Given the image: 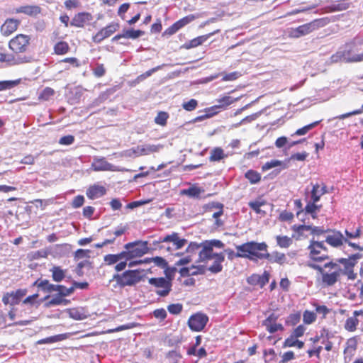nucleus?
I'll return each mask as SVG.
<instances>
[{
  "mask_svg": "<svg viewBox=\"0 0 363 363\" xmlns=\"http://www.w3.org/2000/svg\"><path fill=\"white\" fill-rule=\"evenodd\" d=\"M309 250V261L307 265L318 271L322 275V282L326 286L334 285L342 274L347 276L349 279H354L356 274L354 267L361 255L357 253L349 258H340L335 262L329 261L330 257L327 247L323 242L311 240L308 247Z\"/></svg>",
  "mask_w": 363,
  "mask_h": 363,
  "instance_id": "nucleus-1",
  "label": "nucleus"
},
{
  "mask_svg": "<svg viewBox=\"0 0 363 363\" xmlns=\"http://www.w3.org/2000/svg\"><path fill=\"white\" fill-rule=\"evenodd\" d=\"M267 247V245L264 242H247L239 245V250L242 252L240 255L253 261L263 259L268 257Z\"/></svg>",
  "mask_w": 363,
  "mask_h": 363,
  "instance_id": "nucleus-2",
  "label": "nucleus"
},
{
  "mask_svg": "<svg viewBox=\"0 0 363 363\" xmlns=\"http://www.w3.org/2000/svg\"><path fill=\"white\" fill-rule=\"evenodd\" d=\"M187 242L184 238H181L179 233L173 232L164 237H160L158 240L154 242V245H157L158 248L166 249L167 252H171L172 249L179 250L182 248Z\"/></svg>",
  "mask_w": 363,
  "mask_h": 363,
  "instance_id": "nucleus-3",
  "label": "nucleus"
},
{
  "mask_svg": "<svg viewBox=\"0 0 363 363\" xmlns=\"http://www.w3.org/2000/svg\"><path fill=\"white\" fill-rule=\"evenodd\" d=\"M147 288L150 292L157 295H167L172 289V279L168 276L150 278Z\"/></svg>",
  "mask_w": 363,
  "mask_h": 363,
  "instance_id": "nucleus-4",
  "label": "nucleus"
},
{
  "mask_svg": "<svg viewBox=\"0 0 363 363\" xmlns=\"http://www.w3.org/2000/svg\"><path fill=\"white\" fill-rule=\"evenodd\" d=\"M328 21L325 18L315 19L309 23L303 24L293 29L290 33V36L294 38H298L303 35H308L313 31L323 27L327 24Z\"/></svg>",
  "mask_w": 363,
  "mask_h": 363,
  "instance_id": "nucleus-5",
  "label": "nucleus"
},
{
  "mask_svg": "<svg viewBox=\"0 0 363 363\" xmlns=\"http://www.w3.org/2000/svg\"><path fill=\"white\" fill-rule=\"evenodd\" d=\"M30 46V36L18 34L9 42V48L16 54L27 52Z\"/></svg>",
  "mask_w": 363,
  "mask_h": 363,
  "instance_id": "nucleus-6",
  "label": "nucleus"
},
{
  "mask_svg": "<svg viewBox=\"0 0 363 363\" xmlns=\"http://www.w3.org/2000/svg\"><path fill=\"white\" fill-rule=\"evenodd\" d=\"M147 242H136L127 243L125 248L127 251L125 252V260H129L134 257H140L147 252Z\"/></svg>",
  "mask_w": 363,
  "mask_h": 363,
  "instance_id": "nucleus-7",
  "label": "nucleus"
},
{
  "mask_svg": "<svg viewBox=\"0 0 363 363\" xmlns=\"http://www.w3.org/2000/svg\"><path fill=\"white\" fill-rule=\"evenodd\" d=\"M208 320L209 318L206 314L202 312H197L189 318L187 325L191 330L201 332L205 328Z\"/></svg>",
  "mask_w": 363,
  "mask_h": 363,
  "instance_id": "nucleus-8",
  "label": "nucleus"
},
{
  "mask_svg": "<svg viewBox=\"0 0 363 363\" xmlns=\"http://www.w3.org/2000/svg\"><path fill=\"white\" fill-rule=\"evenodd\" d=\"M115 277L118 284L122 286L134 285L141 279L140 272L138 270H128Z\"/></svg>",
  "mask_w": 363,
  "mask_h": 363,
  "instance_id": "nucleus-9",
  "label": "nucleus"
},
{
  "mask_svg": "<svg viewBox=\"0 0 363 363\" xmlns=\"http://www.w3.org/2000/svg\"><path fill=\"white\" fill-rule=\"evenodd\" d=\"M22 296H3L2 301L5 305L10 304L13 306L11 310L9 312V315L11 318L13 319L14 317V308L13 306L19 304L21 302H22V304H30L33 305L35 303H37L36 298L38 296H27L26 298L24 300H21Z\"/></svg>",
  "mask_w": 363,
  "mask_h": 363,
  "instance_id": "nucleus-10",
  "label": "nucleus"
},
{
  "mask_svg": "<svg viewBox=\"0 0 363 363\" xmlns=\"http://www.w3.org/2000/svg\"><path fill=\"white\" fill-rule=\"evenodd\" d=\"M120 28V25L117 22H112L107 25L106 27L99 30L92 38V40L96 43H99L104 39L110 37L112 34L116 32Z\"/></svg>",
  "mask_w": 363,
  "mask_h": 363,
  "instance_id": "nucleus-11",
  "label": "nucleus"
},
{
  "mask_svg": "<svg viewBox=\"0 0 363 363\" xmlns=\"http://www.w3.org/2000/svg\"><path fill=\"white\" fill-rule=\"evenodd\" d=\"M34 284L45 293L56 292L55 295H65V294H63V292L65 291V286L63 285H55L50 283V281L46 279H38L35 282Z\"/></svg>",
  "mask_w": 363,
  "mask_h": 363,
  "instance_id": "nucleus-12",
  "label": "nucleus"
},
{
  "mask_svg": "<svg viewBox=\"0 0 363 363\" xmlns=\"http://www.w3.org/2000/svg\"><path fill=\"white\" fill-rule=\"evenodd\" d=\"M351 50L338 51L331 56L333 62L345 61L346 62H357L363 61V53L350 57Z\"/></svg>",
  "mask_w": 363,
  "mask_h": 363,
  "instance_id": "nucleus-13",
  "label": "nucleus"
},
{
  "mask_svg": "<svg viewBox=\"0 0 363 363\" xmlns=\"http://www.w3.org/2000/svg\"><path fill=\"white\" fill-rule=\"evenodd\" d=\"M351 50L338 51L331 56L333 62L345 61L346 62H357L363 61V53L350 57Z\"/></svg>",
  "mask_w": 363,
  "mask_h": 363,
  "instance_id": "nucleus-14",
  "label": "nucleus"
},
{
  "mask_svg": "<svg viewBox=\"0 0 363 363\" xmlns=\"http://www.w3.org/2000/svg\"><path fill=\"white\" fill-rule=\"evenodd\" d=\"M93 20V16L87 11H82L76 13L72 18L69 24L76 28H84L89 25Z\"/></svg>",
  "mask_w": 363,
  "mask_h": 363,
  "instance_id": "nucleus-15",
  "label": "nucleus"
},
{
  "mask_svg": "<svg viewBox=\"0 0 363 363\" xmlns=\"http://www.w3.org/2000/svg\"><path fill=\"white\" fill-rule=\"evenodd\" d=\"M278 315L275 313H271L262 322V325L270 333H274L277 331H284V328L282 324L277 323Z\"/></svg>",
  "mask_w": 363,
  "mask_h": 363,
  "instance_id": "nucleus-16",
  "label": "nucleus"
},
{
  "mask_svg": "<svg viewBox=\"0 0 363 363\" xmlns=\"http://www.w3.org/2000/svg\"><path fill=\"white\" fill-rule=\"evenodd\" d=\"M31 62V57L28 56H17L0 52V62H9L10 65H16Z\"/></svg>",
  "mask_w": 363,
  "mask_h": 363,
  "instance_id": "nucleus-17",
  "label": "nucleus"
},
{
  "mask_svg": "<svg viewBox=\"0 0 363 363\" xmlns=\"http://www.w3.org/2000/svg\"><path fill=\"white\" fill-rule=\"evenodd\" d=\"M20 24V20L9 18L6 19L4 23L1 25L0 32L4 36H9L18 29Z\"/></svg>",
  "mask_w": 363,
  "mask_h": 363,
  "instance_id": "nucleus-18",
  "label": "nucleus"
},
{
  "mask_svg": "<svg viewBox=\"0 0 363 363\" xmlns=\"http://www.w3.org/2000/svg\"><path fill=\"white\" fill-rule=\"evenodd\" d=\"M325 242L333 247H339L342 246L345 242H347V239L344 238L341 232L332 230V234L326 237Z\"/></svg>",
  "mask_w": 363,
  "mask_h": 363,
  "instance_id": "nucleus-19",
  "label": "nucleus"
},
{
  "mask_svg": "<svg viewBox=\"0 0 363 363\" xmlns=\"http://www.w3.org/2000/svg\"><path fill=\"white\" fill-rule=\"evenodd\" d=\"M69 316L76 320H81L89 316V311L83 307L72 308L67 310Z\"/></svg>",
  "mask_w": 363,
  "mask_h": 363,
  "instance_id": "nucleus-20",
  "label": "nucleus"
},
{
  "mask_svg": "<svg viewBox=\"0 0 363 363\" xmlns=\"http://www.w3.org/2000/svg\"><path fill=\"white\" fill-rule=\"evenodd\" d=\"M216 32H212L206 35L198 36L195 38L191 39V40L185 43L183 45V48L189 50L191 48H196L199 45H201L203 43H205L210 37L213 35Z\"/></svg>",
  "mask_w": 363,
  "mask_h": 363,
  "instance_id": "nucleus-21",
  "label": "nucleus"
},
{
  "mask_svg": "<svg viewBox=\"0 0 363 363\" xmlns=\"http://www.w3.org/2000/svg\"><path fill=\"white\" fill-rule=\"evenodd\" d=\"M91 167L95 172L111 171L112 170L113 165L108 163L104 157H95Z\"/></svg>",
  "mask_w": 363,
  "mask_h": 363,
  "instance_id": "nucleus-22",
  "label": "nucleus"
},
{
  "mask_svg": "<svg viewBox=\"0 0 363 363\" xmlns=\"http://www.w3.org/2000/svg\"><path fill=\"white\" fill-rule=\"evenodd\" d=\"M354 316L349 317L347 318L345 323V329L349 332H354L357 330V327L359 324V319L357 318V316L362 315L363 316V311H354L353 312Z\"/></svg>",
  "mask_w": 363,
  "mask_h": 363,
  "instance_id": "nucleus-23",
  "label": "nucleus"
},
{
  "mask_svg": "<svg viewBox=\"0 0 363 363\" xmlns=\"http://www.w3.org/2000/svg\"><path fill=\"white\" fill-rule=\"evenodd\" d=\"M106 193V188L99 184H94L90 186L86 192L87 197L90 199H95L103 196Z\"/></svg>",
  "mask_w": 363,
  "mask_h": 363,
  "instance_id": "nucleus-24",
  "label": "nucleus"
},
{
  "mask_svg": "<svg viewBox=\"0 0 363 363\" xmlns=\"http://www.w3.org/2000/svg\"><path fill=\"white\" fill-rule=\"evenodd\" d=\"M14 12L16 13H24L29 16H35L40 13L41 8L36 5H26L16 8Z\"/></svg>",
  "mask_w": 363,
  "mask_h": 363,
  "instance_id": "nucleus-25",
  "label": "nucleus"
},
{
  "mask_svg": "<svg viewBox=\"0 0 363 363\" xmlns=\"http://www.w3.org/2000/svg\"><path fill=\"white\" fill-rule=\"evenodd\" d=\"M357 347V340L356 337L349 338L346 342V346L344 349L345 358H350L354 355Z\"/></svg>",
  "mask_w": 363,
  "mask_h": 363,
  "instance_id": "nucleus-26",
  "label": "nucleus"
},
{
  "mask_svg": "<svg viewBox=\"0 0 363 363\" xmlns=\"http://www.w3.org/2000/svg\"><path fill=\"white\" fill-rule=\"evenodd\" d=\"M291 229L294 233L292 235V238H294L296 240H302L307 238V235H305V232L309 231L311 229V225H294L291 227Z\"/></svg>",
  "mask_w": 363,
  "mask_h": 363,
  "instance_id": "nucleus-27",
  "label": "nucleus"
},
{
  "mask_svg": "<svg viewBox=\"0 0 363 363\" xmlns=\"http://www.w3.org/2000/svg\"><path fill=\"white\" fill-rule=\"evenodd\" d=\"M289 160L281 161L278 160H272L267 162L262 167L263 171L270 169L274 167H280V169H285L289 167Z\"/></svg>",
  "mask_w": 363,
  "mask_h": 363,
  "instance_id": "nucleus-28",
  "label": "nucleus"
},
{
  "mask_svg": "<svg viewBox=\"0 0 363 363\" xmlns=\"http://www.w3.org/2000/svg\"><path fill=\"white\" fill-rule=\"evenodd\" d=\"M325 189L326 186L323 184L322 186L318 183L313 184L311 191V201H313L314 202L319 201L321 196L326 193Z\"/></svg>",
  "mask_w": 363,
  "mask_h": 363,
  "instance_id": "nucleus-29",
  "label": "nucleus"
},
{
  "mask_svg": "<svg viewBox=\"0 0 363 363\" xmlns=\"http://www.w3.org/2000/svg\"><path fill=\"white\" fill-rule=\"evenodd\" d=\"M236 101L237 99H233L230 96H224L218 99V105H215L211 107L206 111L208 112L210 110H216L219 108L225 109V108H227L228 106L231 105Z\"/></svg>",
  "mask_w": 363,
  "mask_h": 363,
  "instance_id": "nucleus-30",
  "label": "nucleus"
},
{
  "mask_svg": "<svg viewBox=\"0 0 363 363\" xmlns=\"http://www.w3.org/2000/svg\"><path fill=\"white\" fill-rule=\"evenodd\" d=\"M216 255H218V253H214L212 246L207 244L205 245L199 252V256L201 261H206L212 259Z\"/></svg>",
  "mask_w": 363,
  "mask_h": 363,
  "instance_id": "nucleus-31",
  "label": "nucleus"
},
{
  "mask_svg": "<svg viewBox=\"0 0 363 363\" xmlns=\"http://www.w3.org/2000/svg\"><path fill=\"white\" fill-rule=\"evenodd\" d=\"M213 207L218 209L212 215V217L215 219L214 225L217 228L221 227L224 224L223 221L220 219V217L223 214V205L216 202L213 203Z\"/></svg>",
  "mask_w": 363,
  "mask_h": 363,
  "instance_id": "nucleus-32",
  "label": "nucleus"
},
{
  "mask_svg": "<svg viewBox=\"0 0 363 363\" xmlns=\"http://www.w3.org/2000/svg\"><path fill=\"white\" fill-rule=\"evenodd\" d=\"M225 257L223 253L220 252L216 255L213 263L209 267V270L213 273H218L221 272L223 269L222 262L224 261Z\"/></svg>",
  "mask_w": 363,
  "mask_h": 363,
  "instance_id": "nucleus-33",
  "label": "nucleus"
},
{
  "mask_svg": "<svg viewBox=\"0 0 363 363\" xmlns=\"http://www.w3.org/2000/svg\"><path fill=\"white\" fill-rule=\"evenodd\" d=\"M50 272L52 274V280L56 282H60L65 279L67 270L62 269L60 266H53L50 269Z\"/></svg>",
  "mask_w": 363,
  "mask_h": 363,
  "instance_id": "nucleus-34",
  "label": "nucleus"
},
{
  "mask_svg": "<svg viewBox=\"0 0 363 363\" xmlns=\"http://www.w3.org/2000/svg\"><path fill=\"white\" fill-rule=\"evenodd\" d=\"M55 54L57 55H64L69 52L70 47L66 41L57 42L53 48Z\"/></svg>",
  "mask_w": 363,
  "mask_h": 363,
  "instance_id": "nucleus-35",
  "label": "nucleus"
},
{
  "mask_svg": "<svg viewBox=\"0 0 363 363\" xmlns=\"http://www.w3.org/2000/svg\"><path fill=\"white\" fill-rule=\"evenodd\" d=\"M123 259H125L124 252H120L118 254H116V255H113V254L106 255L104 257V262H106V264H107L108 265H111L115 263H117L118 262H119L120 260H121Z\"/></svg>",
  "mask_w": 363,
  "mask_h": 363,
  "instance_id": "nucleus-36",
  "label": "nucleus"
},
{
  "mask_svg": "<svg viewBox=\"0 0 363 363\" xmlns=\"http://www.w3.org/2000/svg\"><path fill=\"white\" fill-rule=\"evenodd\" d=\"M226 156L221 147H215L211 152L209 160L211 162H218L225 158Z\"/></svg>",
  "mask_w": 363,
  "mask_h": 363,
  "instance_id": "nucleus-37",
  "label": "nucleus"
},
{
  "mask_svg": "<svg viewBox=\"0 0 363 363\" xmlns=\"http://www.w3.org/2000/svg\"><path fill=\"white\" fill-rule=\"evenodd\" d=\"M265 259H267L272 263L276 262L281 264L285 262L286 256L284 253L274 252L272 255L268 253V257H265Z\"/></svg>",
  "mask_w": 363,
  "mask_h": 363,
  "instance_id": "nucleus-38",
  "label": "nucleus"
},
{
  "mask_svg": "<svg viewBox=\"0 0 363 363\" xmlns=\"http://www.w3.org/2000/svg\"><path fill=\"white\" fill-rule=\"evenodd\" d=\"M270 274L267 271H264L262 275L253 274L250 277L251 279H257V283L261 287H263L269 281Z\"/></svg>",
  "mask_w": 363,
  "mask_h": 363,
  "instance_id": "nucleus-39",
  "label": "nucleus"
},
{
  "mask_svg": "<svg viewBox=\"0 0 363 363\" xmlns=\"http://www.w3.org/2000/svg\"><path fill=\"white\" fill-rule=\"evenodd\" d=\"M88 286H89V284L86 281H83V282L74 281L72 283V286H70L69 288H67L66 286H65V291H64L63 294H65V295H69V294H72L74 292V289H87Z\"/></svg>",
  "mask_w": 363,
  "mask_h": 363,
  "instance_id": "nucleus-40",
  "label": "nucleus"
},
{
  "mask_svg": "<svg viewBox=\"0 0 363 363\" xmlns=\"http://www.w3.org/2000/svg\"><path fill=\"white\" fill-rule=\"evenodd\" d=\"M245 177L252 184H257L261 180V174L258 172L252 169L248 170L245 174Z\"/></svg>",
  "mask_w": 363,
  "mask_h": 363,
  "instance_id": "nucleus-41",
  "label": "nucleus"
},
{
  "mask_svg": "<svg viewBox=\"0 0 363 363\" xmlns=\"http://www.w3.org/2000/svg\"><path fill=\"white\" fill-rule=\"evenodd\" d=\"M267 203V201L264 199H259L255 201H251L248 203V206L250 208H252L256 213H261L262 211L261 210V207L264 206Z\"/></svg>",
  "mask_w": 363,
  "mask_h": 363,
  "instance_id": "nucleus-42",
  "label": "nucleus"
},
{
  "mask_svg": "<svg viewBox=\"0 0 363 363\" xmlns=\"http://www.w3.org/2000/svg\"><path fill=\"white\" fill-rule=\"evenodd\" d=\"M21 82V79L16 80L0 81V91L11 89L18 86Z\"/></svg>",
  "mask_w": 363,
  "mask_h": 363,
  "instance_id": "nucleus-43",
  "label": "nucleus"
},
{
  "mask_svg": "<svg viewBox=\"0 0 363 363\" xmlns=\"http://www.w3.org/2000/svg\"><path fill=\"white\" fill-rule=\"evenodd\" d=\"M277 245L281 248H287L292 244V238L286 235H277L276 237Z\"/></svg>",
  "mask_w": 363,
  "mask_h": 363,
  "instance_id": "nucleus-44",
  "label": "nucleus"
},
{
  "mask_svg": "<svg viewBox=\"0 0 363 363\" xmlns=\"http://www.w3.org/2000/svg\"><path fill=\"white\" fill-rule=\"evenodd\" d=\"M201 193V189L195 186H191L189 189H183L181 191L182 195H186L192 198L199 197Z\"/></svg>",
  "mask_w": 363,
  "mask_h": 363,
  "instance_id": "nucleus-45",
  "label": "nucleus"
},
{
  "mask_svg": "<svg viewBox=\"0 0 363 363\" xmlns=\"http://www.w3.org/2000/svg\"><path fill=\"white\" fill-rule=\"evenodd\" d=\"M316 203L317 202L311 201L305 207L306 213L311 214L313 218H316V211H319L321 207L320 205H317Z\"/></svg>",
  "mask_w": 363,
  "mask_h": 363,
  "instance_id": "nucleus-46",
  "label": "nucleus"
},
{
  "mask_svg": "<svg viewBox=\"0 0 363 363\" xmlns=\"http://www.w3.org/2000/svg\"><path fill=\"white\" fill-rule=\"evenodd\" d=\"M67 337L65 334H59L54 336L48 337L44 339H41L38 341V344H49L55 342H59L65 340Z\"/></svg>",
  "mask_w": 363,
  "mask_h": 363,
  "instance_id": "nucleus-47",
  "label": "nucleus"
},
{
  "mask_svg": "<svg viewBox=\"0 0 363 363\" xmlns=\"http://www.w3.org/2000/svg\"><path fill=\"white\" fill-rule=\"evenodd\" d=\"M55 91L52 88L47 86L40 93L38 99L40 101H48L55 95Z\"/></svg>",
  "mask_w": 363,
  "mask_h": 363,
  "instance_id": "nucleus-48",
  "label": "nucleus"
},
{
  "mask_svg": "<svg viewBox=\"0 0 363 363\" xmlns=\"http://www.w3.org/2000/svg\"><path fill=\"white\" fill-rule=\"evenodd\" d=\"M322 120H319V121H315V122H313L310 124H308L298 130H296V131L295 132V135H306L309 130H311V129L314 128L315 127H316L320 122H321Z\"/></svg>",
  "mask_w": 363,
  "mask_h": 363,
  "instance_id": "nucleus-49",
  "label": "nucleus"
},
{
  "mask_svg": "<svg viewBox=\"0 0 363 363\" xmlns=\"http://www.w3.org/2000/svg\"><path fill=\"white\" fill-rule=\"evenodd\" d=\"M196 19V16L193 14H190L188 16H184V18L178 20L174 23L177 26V28L180 30L187 24L190 23Z\"/></svg>",
  "mask_w": 363,
  "mask_h": 363,
  "instance_id": "nucleus-50",
  "label": "nucleus"
},
{
  "mask_svg": "<svg viewBox=\"0 0 363 363\" xmlns=\"http://www.w3.org/2000/svg\"><path fill=\"white\" fill-rule=\"evenodd\" d=\"M145 34V32L141 30H126L123 33L124 38L136 39Z\"/></svg>",
  "mask_w": 363,
  "mask_h": 363,
  "instance_id": "nucleus-51",
  "label": "nucleus"
},
{
  "mask_svg": "<svg viewBox=\"0 0 363 363\" xmlns=\"http://www.w3.org/2000/svg\"><path fill=\"white\" fill-rule=\"evenodd\" d=\"M169 114L165 111H160L155 118V123L157 125L164 126L167 124Z\"/></svg>",
  "mask_w": 363,
  "mask_h": 363,
  "instance_id": "nucleus-52",
  "label": "nucleus"
},
{
  "mask_svg": "<svg viewBox=\"0 0 363 363\" xmlns=\"http://www.w3.org/2000/svg\"><path fill=\"white\" fill-rule=\"evenodd\" d=\"M301 319L300 313H294L290 314L286 319L285 323L287 325L294 326L299 323Z\"/></svg>",
  "mask_w": 363,
  "mask_h": 363,
  "instance_id": "nucleus-53",
  "label": "nucleus"
},
{
  "mask_svg": "<svg viewBox=\"0 0 363 363\" xmlns=\"http://www.w3.org/2000/svg\"><path fill=\"white\" fill-rule=\"evenodd\" d=\"M160 69V66H157V67H153V68L146 71L145 72L138 76L137 78L135 79V82L136 83L141 82L142 81L145 80L147 77H150L154 72H157Z\"/></svg>",
  "mask_w": 363,
  "mask_h": 363,
  "instance_id": "nucleus-54",
  "label": "nucleus"
},
{
  "mask_svg": "<svg viewBox=\"0 0 363 363\" xmlns=\"http://www.w3.org/2000/svg\"><path fill=\"white\" fill-rule=\"evenodd\" d=\"M65 296H55L52 299L49 301L47 303L48 306L64 305L66 306L69 303V301L64 298Z\"/></svg>",
  "mask_w": 363,
  "mask_h": 363,
  "instance_id": "nucleus-55",
  "label": "nucleus"
},
{
  "mask_svg": "<svg viewBox=\"0 0 363 363\" xmlns=\"http://www.w3.org/2000/svg\"><path fill=\"white\" fill-rule=\"evenodd\" d=\"M316 319V315L313 311H305L303 314V320L306 324H311Z\"/></svg>",
  "mask_w": 363,
  "mask_h": 363,
  "instance_id": "nucleus-56",
  "label": "nucleus"
},
{
  "mask_svg": "<svg viewBox=\"0 0 363 363\" xmlns=\"http://www.w3.org/2000/svg\"><path fill=\"white\" fill-rule=\"evenodd\" d=\"M48 255L47 250H40L35 252H33L28 255L30 260L38 259L40 258H45Z\"/></svg>",
  "mask_w": 363,
  "mask_h": 363,
  "instance_id": "nucleus-57",
  "label": "nucleus"
},
{
  "mask_svg": "<svg viewBox=\"0 0 363 363\" xmlns=\"http://www.w3.org/2000/svg\"><path fill=\"white\" fill-rule=\"evenodd\" d=\"M168 311L173 315L179 314L183 310V305L182 303H172L167 306Z\"/></svg>",
  "mask_w": 363,
  "mask_h": 363,
  "instance_id": "nucleus-58",
  "label": "nucleus"
},
{
  "mask_svg": "<svg viewBox=\"0 0 363 363\" xmlns=\"http://www.w3.org/2000/svg\"><path fill=\"white\" fill-rule=\"evenodd\" d=\"M106 68L104 64H96V67L93 69V74L96 77L100 78L105 75Z\"/></svg>",
  "mask_w": 363,
  "mask_h": 363,
  "instance_id": "nucleus-59",
  "label": "nucleus"
},
{
  "mask_svg": "<svg viewBox=\"0 0 363 363\" xmlns=\"http://www.w3.org/2000/svg\"><path fill=\"white\" fill-rule=\"evenodd\" d=\"M198 106V101L196 99H191L187 102L182 104V107L187 111H191L196 109Z\"/></svg>",
  "mask_w": 363,
  "mask_h": 363,
  "instance_id": "nucleus-60",
  "label": "nucleus"
},
{
  "mask_svg": "<svg viewBox=\"0 0 363 363\" xmlns=\"http://www.w3.org/2000/svg\"><path fill=\"white\" fill-rule=\"evenodd\" d=\"M152 314L155 318L161 321L164 320L167 316V313L164 308L155 309L153 311Z\"/></svg>",
  "mask_w": 363,
  "mask_h": 363,
  "instance_id": "nucleus-61",
  "label": "nucleus"
},
{
  "mask_svg": "<svg viewBox=\"0 0 363 363\" xmlns=\"http://www.w3.org/2000/svg\"><path fill=\"white\" fill-rule=\"evenodd\" d=\"M297 340H298V337H294V335L292 334H291L289 335V337H288L287 338L285 339V340L283 343V347H295Z\"/></svg>",
  "mask_w": 363,
  "mask_h": 363,
  "instance_id": "nucleus-62",
  "label": "nucleus"
},
{
  "mask_svg": "<svg viewBox=\"0 0 363 363\" xmlns=\"http://www.w3.org/2000/svg\"><path fill=\"white\" fill-rule=\"evenodd\" d=\"M84 203V198L82 195L75 196L72 202V206L74 208H78L83 206Z\"/></svg>",
  "mask_w": 363,
  "mask_h": 363,
  "instance_id": "nucleus-63",
  "label": "nucleus"
},
{
  "mask_svg": "<svg viewBox=\"0 0 363 363\" xmlns=\"http://www.w3.org/2000/svg\"><path fill=\"white\" fill-rule=\"evenodd\" d=\"M295 359V354L293 351H288L284 352L281 356V359L279 363H286Z\"/></svg>",
  "mask_w": 363,
  "mask_h": 363,
  "instance_id": "nucleus-64",
  "label": "nucleus"
}]
</instances>
